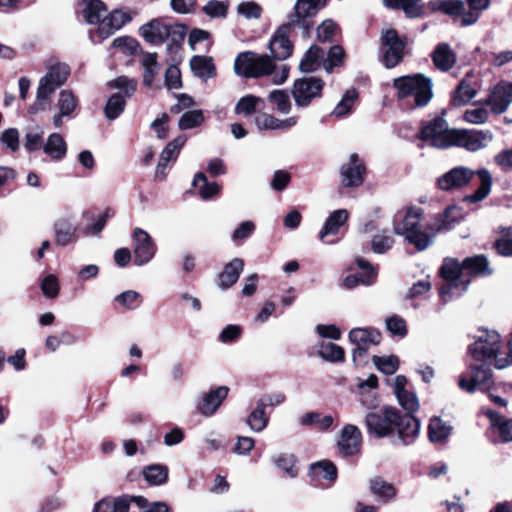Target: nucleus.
<instances>
[{"instance_id": "obj_1", "label": "nucleus", "mask_w": 512, "mask_h": 512, "mask_svg": "<svg viewBox=\"0 0 512 512\" xmlns=\"http://www.w3.org/2000/svg\"><path fill=\"white\" fill-rule=\"evenodd\" d=\"M445 283L439 294L443 302L460 297L470 285V276H489L492 274L488 259L484 255L467 257L461 264L454 259H446L440 268Z\"/></svg>"}, {"instance_id": "obj_2", "label": "nucleus", "mask_w": 512, "mask_h": 512, "mask_svg": "<svg viewBox=\"0 0 512 512\" xmlns=\"http://www.w3.org/2000/svg\"><path fill=\"white\" fill-rule=\"evenodd\" d=\"M368 432L378 438L397 434V441L402 445L412 444L420 430V422L413 415H402L393 407L369 411L365 416Z\"/></svg>"}, {"instance_id": "obj_3", "label": "nucleus", "mask_w": 512, "mask_h": 512, "mask_svg": "<svg viewBox=\"0 0 512 512\" xmlns=\"http://www.w3.org/2000/svg\"><path fill=\"white\" fill-rule=\"evenodd\" d=\"M423 209L417 206H408L402 213L395 215L393 231L396 235L416 247L418 251L427 249L432 243L439 229L434 224H422Z\"/></svg>"}, {"instance_id": "obj_4", "label": "nucleus", "mask_w": 512, "mask_h": 512, "mask_svg": "<svg viewBox=\"0 0 512 512\" xmlns=\"http://www.w3.org/2000/svg\"><path fill=\"white\" fill-rule=\"evenodd\" d=\"M475 175L480 179V186L474 193L466 195L464 201L477 203L489 195L492 187V175L485 168L474 171L466 166L453 167L437 179V186L443 191L458 190L468 185Z\"/></svg>"}, {"instance_id": "obj_5", "label": "nucleus", "mask_w": 512, "mask_h": 512, "mask_svg": "<svg viewBox=\"0 0 512 512\" xmlns=\"http://www.w3.org/2000/svg\"><path fill=\"white\" fill-rule=\"evenodd\" d=\"M234 72L246 78H258L273 74V83L281 85L288 79L290 67L283 64L276 70L274 62L268 55L246 51L237 55L234 61Z\"/></svg>"}, {"instance_id": "obj_6", "label": "nucleus", "mask_w": 512, "mask_h": 512, "mask_svg": "<svg viewBox=\"0 0 512 512\" xmlns=\"http://www.w3.org/2000/svg\"><path fill=\"white\" fill-rule=\"evenodd\" d=\"M186 32L184 25L172 23L162 18L152 19L139 28V33L146 42L152 45L166 43L168 51L182 45Z\"/></svg>"}, {"instance_id": "obj_7", "label": "nucleus", "mask_w": 512, "mask_h": 512, "mask_svg": "<svg viewBox=\"0 0 512 512\" xmlns=\"http://www.w3.org/2000/svg\"><path fill=\"white\" fill-rule=\"evenodd\" d=\"M393 87L399 100L412 98L414 107H424L433 98L432 79L422 73L397 77Z\"/></svg>"}, {"instance_id": "obj_8", "label": "nucleus", "mask_w": 512, "mask_h": 512, "mask_svg": "<svg viewBox=\"0 0 512 512\" xmlns=\"http://www.w3.org/2000/svg\"><path fill=\"white\" fill-rule=\"evenodd\" d=\"M70 76V67L66 63L56 62L48 66L46 74L40 79L36 92L35 112L45 110L44 102L65 82Z\"/></svg>"}, {"instance_id": "obj_9", "label": "nucleus", "mask_w": 512, "mask_h": 512, "mask_svg": "<svg viewBox=\"0 0 512 512\" xmlns=\"http://www.w3.org/2000/svg\"><path fill=\"white\" fill-rule=\"evenodd\" d=\"M327 4V0H296L287 20L294 28L302 30L303 34H309L315 24V17Z\"/></svg>"}, {"instance_id": "obj_10", "label": "nucleus", "mask_w": 512, "mask_h": 512, "mask_svg": "<svg viewBox=\"0 0 512 512\" xmlns=\"http://www.w3.org/2000/svg\"><path fill=\"white\" fill-rule=\"evenodd\" d=\"M325 82L315 76H305L294 81L291 96L298 109L309 107L312 102L322 97Z\"/></svg>"}, {"instance_id": "obj_11", "label": "nucleus", "mask_w": 512, "mask_h": 512, "mask_svg": "<svg viewBox=\"0 0 512 512\" xmlns=\"http://www.w3.org/2000/svg\"><path fill=\"white\" fill-rule=\"evenodd\" d=\"M493 385L492 371L484 364L469 365L467 371L458 379V387L469 394L476 390L489 392Z\"/></svg>"}, {"instance_id": "obj_12", "label": "nucleus", "mask_w": 512, "mask_h": 512, "mask_svg": "<svg viewBox=\"0 0 512 512\" xmlns=\"http://www.w3.org/2000/svg\"><path fill=\"white\" fill-rule=\"evenodd\" d=\"M453 129H449L447 121L442 117H435L420 131L419 138L428 145L446 149L453 146Z\"/></svg>"}, {"instance_id": "obj_13", "label": "nucleus", "mask_w": 512, "mask_h": 512, "mask_svg": "<svg viewBox=\"0 0 512 512\" xmlns=\"http://www.w3.org/2000/svg\"><path fill=\"white\" fill-rule=\"evenodd\" d=\"M380 41L385 48L382 55L383 65L388 69L396 67L404 58L406 37H401L395 29H387L382 31Z\"/></svg>"}, {"instance_id": "obj_14", "label": "nucleus", "mask_w": 512, "mask_h": 512, "mask_svg": "<svg viewBox=\"0 0 512 512\" xmlns=\"http://www.w3.org/2000/svg\"><path fill=\"white\" fill-rule=\"evenodd\" d=\"M500 344L501 338L497 332L485 331L478 336L474 343L469 345L468 351L476 361L486 362L493 358L495 364L497 358H503L499 352Z\"/></svg>"}, {"instance_id": "obj_15", "label": "nucleus", "mask_w": 512, "mask_h": 512, "mask_svg": "<svg viewBox=\"0 0 512 512\" xmlns=\"http://www.w3.org/2000/svg\"><path fill=\"white\" fill-rule=\"evenodd\" d=\"M453 134V146L469 152H477L488 147L494 138L490 130L453 129Z\"/></svg>"}, {"instance_id": "obj_16", "label": "nucleus", "mask_w": 512, "mask_h": 512, "mask_svg": "<svg viewBox=\"0 0 512 512\" xmlns=\"http://www.w3.org/2000/svg\"><path fill=\"white\" fill-rule=\"evenodd\" d=\"M133 262L136 266L148 264L157 252V246L150 234L142 228H135L132 232Z\"/></svg>"}, {"instance_id": "obj_17", "label": "nucleus", "mask_w": 512, "mask_h": 512, "mask_svg": "<svg viewBox=\"0 0 512 512\" xmlns=\"http://www.w3.org/2000/svg\"><path fill=\"white\" fill-rule=\"evenodd\" d=\"M362 447V433L360 429L353 424H346L340 431L337 439L338 453L348 457L356 455Z\"/></svg>"}, {"instance_id": "obj_18", "label": "nucleus", "mask_w": 512, "mask_h": 512, "mask_svg": "<svg viewBox=\"0 0 512 512\" xmlns=\"http://www.w3.org/2000/svg\"><path fill=\"white\" fill-rule=\"evenodd\" d=\"M366 166L357 153L349 156L347 163L343 164L340 169L341 181L345 187H358L364 181Z\"/></svg>"}, {"instance_id": "obj_19", "label": "nucleus", "mask_w": 512, "mask_h": 512, "mask_svg": "<svg viewBox=\"0 0 512 512\" xmlns=\"http://www.w3.org/2000/svg\"><path fill=\"white\" fill-rule=\"evenodd\" d=\"M291 28L294 27L287 21V24L280 26L273 34L269 49L274 59L286 60L291 56L293 51V44L289 40Z\"/></svg>"}, {"instance_id": "obj_20", "label": "nucleus", "mask_w": 512, "mask_h": 512, "mask_svg": "<svg viewBox=\"0 0 512 512\" xmlns=\"http://www.w3.org/2000/svg\"><path fill=\"white\" fill-rule=\"evenodd\" d=\"M55 244L66 247L77 242L78 226L74 222L72 215H65L57 218L53 224Z\"/></svg>"}, {"instance_id": "obj_21", "label": "nucleus", "mask_w": 512, "mask_h": 512, "mask_svg": "<svg viewBox=\"0 0 512 512\" xmlns=\"http://www.w3.org/2000/svg\"><path fill=\"white\" fill-rule=\"evenodd\" d=\"M79 106L78 97L68 89L61 90L57 98V113L52 117V123L55 128H61L63 119H71Z\"/></svg>"}, {"instance_id": "obj_22", "label": "nucleus", "mask_w": 512, "mask_h": 512, "mask_svg": "<svg viewBox=\"0 0 512 512\" xmlns=\"http://www.w3.org/2000/svg\"><path fill=\"white\" fill-rule=\"evenodd\" d=\"M512 103V82L500 81L490 92L487 104L495 114L504 113Z\"/></svg>"}, {"instance_id": "obj_23", "label": "nucleus", "mask_w": 512, "mask_h": 512, "mask_svg": "<svg viewBox=\"0 0 512 512\" xmlns=\"http://www.w3.org/2000/svg\"><path fill=\"white\" fill-rule=\"evenodd\" d=\"M132 20L131 11L128 8H119L111 11L99 25L98 32L102 38H107L121 29Z\"/></svg>"}, {"instance_id": "obj_24", "label": "nucleus", "mask_w": 512, "mask_h": 512, "mask_svg": "<svg viewBox=\"0 0 512 512\" xmlns=\"http://www.w3.org/2000/svg\"><path fill=\"white\" fill-rule=\"evenodd\" d=\"M131 502L144 507L147 499L142 496L105 498L95 504L93 512H128Z\"/></svg>"}, {"instance_id": "obj_25", "label": "nucleus", "mask_w": 512, "mask_h": 512, "mask_svg": "<svg viewBox=\"0 0 512 512\" xmlns=\"http://www.w3.org/2000/svg\"><path fill=\"white\" fill-rule=\"evenodd\" d=\"M229 388L227 386H219L211 389L208 393H203L201 401L198 404V411L206 417L212 416L221 406L227 397Z\"/></svg>"}, {"instance_id": "obj_26", "label": "nucleus", "mask_w": 512, "mask_h": 512, "mask_svg": "<svg viewBox=\"0 0 512 512\" xmlns=\"http://www.w3.org/2000/svg\"><path fill=\"white\" fill-rule=\"evenodd\" d=\"M187 138L184 135H180L169 142L166 147L162 150L158 165L155 170L157 178L164 179L166 176V168L170 161H175L180 153L181 148L184 146Z\"/></svg>"}, {"instance_id": "obj_27", "label": "nucleus", "mask_w": 512, "mask_h": 512, "mask_svg": "<svg viewBox=\"0 0 512 512\" xmlns=\"http://www.w3.org/2000/svg\"><path fill=\"white\" fill-rule=\"evenodd\" d=\"M298 117L292 116L286 119H278L268 113H259L254 118V124L259 131L287 130L294 127Z\"/></svg>"}, {"instance_id": "obj_28", "label": "nucleus", "mask_w": 512, "mask_h": 512, "mask_svg": "<svg viewBox=\"0 0 512 512\" xmlns=\"http://www.w3.org/2000/svg\"><path fill=\"white\" fill-rule=\"evenodd\" d=\"M356 263L363 273L346 276L343 279V286L347 289H353L359 284L369 286L375 282L376 272L372 265L363 258H357Z\"/></svg>"}, {"instance_id": "obj_29", "label": "nucleus", "mask_w": 512, "mask_h": 512, "mask_svg": "<svg viewBox=\"0 0 512 512\" xmlns=\"http://www.w3.org/2000/svg\"><path fill=\"white\" fill-rule=\"evenodd\" d=\"M432 61L434 66L442 71L447 72L454 67L457 58L454 51L448 43H439L432 52Z\"/></svg>"}, {"instance_id": "obj_30", "label": "nucleus", "mask_w": 512, "mask_h": 512, "mask_svg": "<svg viewBox=\"0 0 512 512\" xmlns=\"http://www.w3.org/2000/svg\"><path fill=\"white\" fill-rule=\"evenodd\" d=\"M349 340L355 346L371 348L381 341V334L373 328H354L349 332Z\"/></svg>"}, {"instance_id": "obj_31", "label": "nucleus", "mask_w": 512, "mask_h": 512, "mask_svg": "<svg viewBox=\"0 0 512 512\" xmlns=\"http://www.w3.org/2000/svg\"><path fill=\"white\" fill-rule=\"evenodd\" d=\"M191 70L197 78L207 81L216 76V67L209 56L195 55L190 60Z\"/></svg>"}, {"instance_id": "obj_32", "label": "nucleus", "mask_w": 512, "mask_h": 512, "mask_svg": "<svg viewBox=\"0 0 512 512\" xmlns=\"http://www.w3.org/2000/svg\"><path fill=\"white\" fill-rule=\"evenodd\" d=\"M371 493L383 503H389L396 499V487L384 480L382 477H374L369 481Z\"/></svg>"}, {"instance_id": "obj_33", "label": "nucleus", "mask_w": 512, "mask_h": 512, "mask_svg": "<svg viewBox=\"0 0 512 512\" xmlns=\"http://www.w3.org/2000/svg\"><path fill=\"white\" fill-rule=\"evenodd\" d=\"M453 431V426L440 417H433L428 425V436L432 443H445Z\"/></svg>"}, {"instance_id": "obj_34", "label": "nucleus", "mask_w": 512, "mask_h": 512, "mask_svg": "<svg viewBox=\"0 0 512 512\" xmlns=\"http://www.w3.org/2000/svg\"><path fill=\"white\" fill-rule=\"evenodd\" d=\"M244 268V261L240 258H234L224 266L223 271L219 274V286L227 289L233 286Z\"/></svg>"}, {"instance_id": "obj_35", "label": "nucleus", "mask_w": 512, "mask_h": 512, "mask_svg": "<svg viewBox=\"0 0 512 512\" xmlns=\"http://www.w3.org/2000/svg\"><path fill=\"white\" fill-rule=\"evenodd\" d=\"M43 151L54 161H61L66 157L67 144L60 133H52L43 145Z\"/></svg>"}, {"instance_id": "obj_36", "label": "nucleus", "mask_w": 512, "mask_h": 512, "mask_svg": "<svg viewBox=\"0 0 512 512\" xmlns=\"http://www.w3.org/2000/svg\"><path fill=\"white\" fill-rule=\"evenodd\" d=\"M348 217L349 212L346 209H338L330 213L319 232V239L323 241L326 236L337 234L340 227L348 220Z\"/></svg>"}, {"instance_id": "obj_37", "label": "nucleus", "mask_w": 512, "mask_h": 512, "mask_svg": "<svg viewBox=\"0 0 512 512\" xmlns=\"http://www.w3.org/2000/svg\"><path fill=\"white\" fill-rule=\"evenodd\" d=\"M422 0H382L389 9H401L408 18H418L423 15Z\"/></svg>"}, {"instance_id": "obj_38", "label": "nucleus", "mask_w": 512, "mask_h": 512, "mask_svg": "<svg viewBox=\"0 0 512 512\" xmlns=\"http://www.w3.org/2000/svg\"><path fill=\"white\" fill-rule=\"evenodd\" d=\"M309 475L313 480L334 482L337 479V468L333 462L321 460L310 465Z\"/></svg>"}, {"instance_id": "obj_39", "label": "nucleus", "mask_w": 512, "mask_h": 512, "mask_svg": "<svg viewBox=\"0 0 512 512\" xmlns=\"http://www.w3.org/2000/svg\"><path fill=\"white\" fill-rule=\"evenodd\" d=\"M321 60H324V51L317 45H312L304 54L299 64V69L303 73L316 71Z\"/></svg>"}, {"instance_id": "obj_40", "label": "nucleus", "mask_w": 512, "mask_h": 512, "mask_svg": "<svg viewBox=\"0 0 512 512\" xmlns=\"http://www.w3.org/2000/svg\"><path fill=\"white\" fill-rule=\"evenodd\" d=\"M428 7L433 12H443L446 15L457 17L463 12L464 1L462 0H430Z\"/></svg>"}, {"instance_id": "obj_41", "label": "nucleus", "mask_w": 512, "mask_h": 512, "mask_svg": "<svg viewBox=\"0 0 512 512\" xmlns=\"http://www.w3.org/2000/svg\"><path fill=\"white\" fill-rule=\"evenodd\" d=\"M477 94L475 87L471 85L468 79H462L455 89L452 97V104L461 107L468 104Z\"/></svg>"}, {"instance_id": "obj_42", "label": "nucleus", "mask_w": 512, "mask_h": 512, "mask_svg": "<svg viewBox=\"0 0 512 512\" xmlns=\"http://www.w3.org/2000/svg\"><path fill=\"white\" fill-rule=\"evenodd\" d=\"M106 11L107 7L102 0H89L82 11V14L86 23L90 25H100L103 14Z\"/></svg>"}, {"instance_id": "obj_43", "label": "nucleus", "mask_w": 512, "mask_h": 512, "mask_svg": "<svg viewBox=\"0 0 512 512\" xmlns=\"http://www.w3.org/2000/svg\"><path fill=\"white\" fill-rule=\"evenodd\" d=\"M265 410L262 404L257 402L256 407L247 416L246 423L255 433L262 432L268 426L269 416Z\"/></svg>"}, {"instance_id": "obj_44", "label": "nucleus", "mask_w": 512, "mask_h": 512, "mask_svg": "<svg viewBox=\"0 0 512 512\" xmlns=\"http://www.w3.org/2000/svg\"><path fill=\"white\" fill-rule=\"evenodd\" d=\"M268 101L275 106L278 113L287 115L291 112L290 94L285 89H274L268 94Z\"/></svg>"}, {"instance_id": "obj_45", "label": "nucleus", "mask_w": 512, "mask_h": 512, "mask_svg": "<svg viewBox=\"0 0 512 512\" xmlns=\"http://www.w3.org/2000/svg\"><path fill=\"white\" fill-rule=\"evenodd\" d=\"M301 426H316L319 430H328L334 422L331 415L322 416L318 412H308L302 415L299 420Z\"/></svg>"}, {"instance_id": "obj_46", "label": "nucleus", "mask_w": 512, "mask_h": 512, "mask_svg": "<svg viewBox=\"0 0 512 512\" xmlns=\"http://www.w3.org/2000/svg\"><path fill=\"white\" fill-rule=\"evenodd\" d=\"M193 186L199 191L202 199L207 200L220 192V186L216 182H208L204 173H197L193 179Z\"/></svg>"}, {"instance_id": "obj_47", "label": "nucleus", "mask_w": 512, "mask_h": 512, "mask_svg": "<svg viewBox=\"0 0 512 512\" xmlns=\"http://www.w3.org/2000/svg\"><path fill=\"white\" fill-rule=\"evenodd\" d=\"M143 476L152 485H162L167 482L168 468L161 464L148 465L143 469Z\"/></svg>"}, {"instance_id": "obj_48", "label": "nucleus", "mask_w": 512, "mask_h": 512, "mask_svg": "<svg viewBox=\"0 0 512 512\" xmlns=\"http://www.w3.org/2000/svg\"><path fill=\"white\" fill-rule=\"evenodd\" d=\"M318 355L328 362H342L345 352L342 347L332 342H321L318 344Z\"/></svg>"}, {"instance_id": "obj_49", "label": "nucleus", "mask_w": 512, "mask_h": 512, "mask_svg": "<svg viewBox=\"0 0 512 512\" xmlns=\"http://www.w3.org/2000/svg\"><path fill=\"white\" fill-rule=\"evenodd\" d=\"M272 462L288 476L294 478L298 475V469L296 468L297 459L294 454L280 453L272 457Z\"/></svg>"}, {"instance_id": "obj_50", "label": "nucleus", "mask_w": 512, "mask_h": 512, "mask_svg": "<svg viewBox=\"0 0 512 512\" xmlns=\"http://www.w3.org/2000/svg\"><path fill=\"white\" fill-rule=\"evenodd\" d=\"M357 99L358 92L356 89L347 90L343 95L341 101L335 106L331 115L335 116L336 118H343L347 116L351 112Z\"/></svg>"}, {"instance_id": "obj_51", "label": "nucleus", "mask_w": 512, "mask_h": 512, "mask_svg": "<svg viewBox=\"0 0 512 512\" xmlns=\"http://www.w3.org/2000/svg\"><path fill=\"white\" fill-rule=\"evenodd\" d=\"M144 67L143 82L151 86L155 75L160 71V64L157 61V53H145L142 58Z\"/></svg>"}, {"instance_id": "obj_52", "label": "nucleus", "mask_w": 512, "mask_h": 512, "mask_svg": "<svg viewBox=\"0 0 512 512\" xmlns=\"http://www.w3.org/2000/svg\"><path fill=\"white\" fill-rule=\"evenodd\" d=\"M126 100L121 93H114L108 99L104 113L108 120H115L124 111Z\"/></svg>"}, {"instance_id": "obj_53", "label": "nucleus", "mask_w": 512, "mask_h": 512, "mask_svg": "<svg viewBox=\"0 0 512 512\" xmlns=\"http://www.w3.org/2000/svg\"><path fill=\"white\" fill-rule=\"evenodd\" d=\"M263 103L262 98L249 94L238 100L234 112L238 115L248 116L255 113L258 106Z\"/></svg>"}, {"instance_id": "obj_54", "label": "nucleus", "mask_w": 512, "mask_h": 512, "mask_svg": "<svg viewBox=\"0 0 512 512\" xmlns=\"http://www.w3.org/2000/svg\"><path fill=\"white\" fill-rule=\"evenodd\" d=\"M108 85L112 89H117V93H121L125 100L126 98L132 97L137 88L136 80L127 76H119L110 81Z\"/></svg>"}, {"instance_id": "obj_55", "label": "nucleus", "mask_w": 512, "mask_h": 512, "mask_svg": "<svg viewBox=\"0 0 512 512\" xmlns=\"http://www.w3.org/2000/svg\"><path fill=\"white\" fill-rule=\"evenodd\" d=\"M344 58L345 52L341 46H331L326 59H324L322 63L324 70L331 73L335 67H340L344 64Z\"/></svg>"}, {"instance_id": "obj_56", "label": "nucleus", "mask_w": 512, "mask_h": 512, "mask_svg": "<svg viewBox=\"0 0 512 512\" xmlns=\"http://www.w3.org/2000/svg\"><path fill=\"white\" fill-rule=\"evenodd\" d=\"M459 217L460 211L457 207H447L442 214L438 215L436 223H434V228L439 229V232L450 229L452 225L457 222Z\"/></svg>"}, {"instance_id": "obj_57", "label": "nucleus", "mask_w": 512, "mask_h": 512, "mask_svg": "<svg viewBox=\"0 0 512 512\" xmlns=\"http://www.w3.org/2000/svg\"><path fill=\"white\" fill-rule=\"evenodd\" d=\"M393 245L394 238L387 231L374 235L371 240V249L376 254H385Z\"/></svg>"}, {"instance_id": "obj_58", "label": "nucleus", "mask_w": 512, "mask_h": 512, "mask_svg": "<svg viewBox=\"0 0 512 512\" xmlns=\"http://www.w3.org/2000/svg\"><path fill=\"white\" fill-rule=\"evenodd\" d=\"M372 360L376 368L386 375L394 374L399 367V360L396 356L393 355L386 357H380L375 355L373 356Z\"/></svg>"}, {"instance_id": "obj_59", "label": "nucleus", "mask_w": 512, "mask_h": 512, "mask_svg": "<svg viewBox=\"0 0 512 512\" xmlns=\"http://www.w3.org/2000/svg\"><path fill=\"white\" fill-rule=\"evenodd\" d=\"M494 247L497 252L505 257H512V229L503 228L501 236L495 241Z\"/></svg>"}, {"instance_id": "obj_60", "label": "nucleus", "mask_w": 512, "mask_h": 512, "mask_svg": "<svg viewBox=\"0 0 512 512\" xmlns=\"http://www.w3.org/2000/svg\"><path fill=\"white\" fill-rule=\"evenodd\" d=\"M115 302L126 309H136L142 303V296L134 290H127L115 297Z\"/></svg>"}, {"instance_id": "obj_61", "label": "nucleus", "mask_w": 512, "mask_h": 512, "mask_svg": "<svg viewBox=\"0 0 512 512\" xmlns=\"http://www.w3.org/2000/svg\"><path fill=\"white\" fill-rule=\"evenodd\" d=\"M204 121L202 110H191L185 112L179 120V128L181 130H188L198 127Z\"/></svg>"}, {"instance_id": "obj_62", "label": "nucleus", "mask_w": 512, "mask_h": 512, "mask_svg": "<svg viewBox=\"0 0 512 512\" xmlns=\"http://www.w3.org/2000/svg\"><path fill=\"white\" fill-rule=\"evenodd\" d=\"M398 403L400 406L406 410L405 415H412L419 409V400L416 394L412 391L402 392L401 394L396 395Z\"/></svg>"}, {"instance_id": "obj_63", "label": "nucleus", "mask_w": 512, "mask_h": 512, "mask_svg": "<svg viewBox=\"0 0 512 512\" xmlns=\"http://www.w3.org/2000/svg\"><path fill=\"white\" fill-rule=\"evenodd\" d=\"M41 291L46 298H55L59 294L60 286L55 275L44 277L40 283Z\"/></svg>"}, {"instance_id": "obj_64", "label": "nucleus", "mask_w": 512, "mask_h": 512, "mask_svg": "<svg viewBox=\"0 0 512 512\" xmlns=\"http://www.w3.org/2000/svg\"><path fill=\"white\" fill-rule=\"evenodd\" d=\"M337 25L331 19L324 20L317 27V37L321 42H331L336 33Z\"/></svg>"}]
</instances>
